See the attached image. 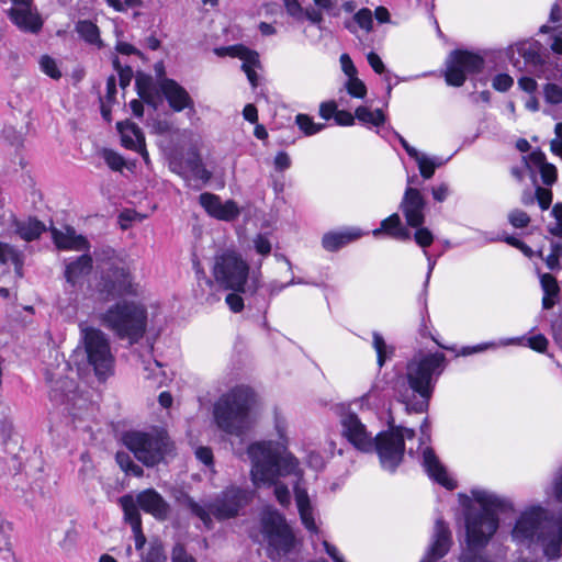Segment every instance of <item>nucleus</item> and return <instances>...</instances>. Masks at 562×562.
I'll list each match as a JSON object with an SVG mask.
<instances>
[{"label": "nucleus", "mask_w": 562, "mask_h": 562, "mask_svg": "<svg viewBox=\"0 0 562 562\" xmlns=\"http://www.w3.org/2000/svg\"><path fill=\"white\" fill-rule=\"evenodd\" d=\"M116 462L119 463L120 468L128 475L140 477L144 474L143 468L136 464L125 452L116 453Z\"/></svg>", "instance_id": "43"}, {"label": "nucleus", "mask_w": 562, "mask_h": 562, "mask_svg": "<svg viewBox=\"0 0 562 562\" xmlns=\"http://www.w3.org/2000/svg\"><path fill=\"white\" fill-rule=\"evenodd\" d=\"M251 461V480L255 485L274 484V495L282 506L290 504V491L284 484H277L280 476L295 475L299 479L302 472L299 461L292 454H282L279 445L269 442H255L247 449Z\"/></svg>", "instance_id": "3"}, {"label": "nucleus", "mask_w": 562, "mask_h": 562, "mask_svg": "<svg viewBox=\"0 0 562 562\" xmlns=\"http://www.w3.org/2000/svg\"><path fill=\"white\" fill-rule=\"evenodd\" d=\"M81 341L89 366L93 368L99 380H104L113 373L114 357L105 334L93 327L81 329Z\"/></svg>", "instance_id": "12"}, {"label": "nucleus", "mask_w": 562, "mask_h": 562, "mask_svg": "<svg viewBox=\"0 0 562 562\" xmlns=\"http://www.w3.org/2000/svg\"><path fill=\"white\" fill-rule=\"evenodd\" d=\"M124 446L145 467L151 468L173 453L175 445L165 431L131 430L123 435Z\"/></svg>", "instance_id": "10"}, {"label": "nucleus", "mask_w": 562, "mask_h": 562, "mask_svg": "<svg viewBox=\"0 0 562 562\" xmlns=\"http://www.w3.org/2000/svg\"><path fill=\"white\" fill-rule=\"evenodd\" d=\"M12 263L16 268L22 265L20 252L11 245L0 241V263Z\"/></svg>", "instance_id": "46"}, {"label": "nucleus", "mask_w": 562, "mask_h": 562, "mask_svg": "<svg viewBox=\"0 0 562 562\" xmlns=\"http://www.w3.org/2000/svg\"><path fill=\"white\" fill-rule=\"evenodd\" d=\"M249 502V494L246 490L237 486H228L222 491L206 506L196 503L192 497L186 496L183 504L202 520L206 528H212L211 515L218 520L229 519L238 515L239 510Z\"/></svg>", "instance_id": "9"}, {"label": "nucleus", "mask_w": 562, "mask_h": 562, "mask_svg": "<svg viewBox=\"0 0 562 562\" xmlns=\"http://www.w3.org/2000/svg\"><path fill=\"white\" fill-rule=\"evenodd\" d=\"M255 392L246 385H237L223 394L214 405L217 427L233 436H243L250 427V411Z\"/></svg>", "instance_id": "7"}, {"label": "nucleus", "mask_w": 562, "mask_h": 562, "mask_svg": "<svg viewBox=\"0 0 562 562\" xmlns=\"http://www.w3.org/2000/svg\"><path fill=\"white\" fill-rule=\"evenodd\" d=\"M372 446L371 452L378 454L381 468L390 473H395L405 454L403 436L389 427L387 430L380 431L374 436Z\"/></svg>", "instance_id": "13"}, {"label": "nucleus", "mask_w": 562, "mask_h": 562, "mask_svg": "<svg viewBox=\"0 0 562 562\" xmlns=\"http://www.w3.org/2000/svg\"><path fill=\"white\" fill-rule=\"evenodd\" d=\"M423 252H424V255H425V257L427 259V263H428L427 266L428 267H427V273H426L425 282L423 284V291H422V293L418 296V301L423 305L425 312H427L428 286H429L431 273H432V271L435 269L437 260L430 256L428 250H424Z\"/></svg>", "instance_id": "45"}, {"label": "nucleus", "mask_w": 562, "mask_h": 562, "mask_svg": "<svg viewBox=\"0 0 562 562\" xmlns=\"http://www.w3.org/2000/svg\"><path fill=\"white\" fill-rule=\"evenodd\" d=\"M52 238L58 249L63 250H83L89 247L87 239L82 235H77L74 227L66 226L65 231L52 228Z\"/></svg>", "instance_id": "26"}, {"label": "nucleus", "mask_w": 562, "mask_h": 562, "mask_svg": "<svg viewBox=\"0 0 562 562\" xmlns=\"http://www.w3.org/2000/svg\"><path fill=\"white\" fill-rule=\"evenodd\" d=\"M484 58L465 49L452 50L446 60L445 80L448 86L461 87L468 75L479 74L484 68Z\"/></svg>", "instance_id": "14"}, {"label": "nucleus", "mask_w": 562, "mask_h": 562, "mask_svg": "<svg viewBox=\"0 0 562 562\" xmlns=\"http://www.w3.org/2000/svg\"><path fill=\"white\" fill-rule=\"evenodd\" d=\"M103 158L106 165L114 171H121L125 166V161L122 156L112 149H104Z\"/></svg>", "instance_id": "56"}, {"label": "nucleus", "mask_w": 562, "mask_h": 562, "mask_svg": "<svg viewBox=\"0 0 562 562\" xmlns=\"http://www.w3.org/2000/svg\"><path fill=\"white\" fill-rule=\"evenodd\" d=\"M295 501L302 524L310 531H316V525L313 518V510L305 488L300 487L299 483L294 486Z\"/></svg>", "instance_id": "31"}, {"label": "nucleus", "mask_w": 562, "mask_h": 562, "mask_svg": "<svg viewBox=\"0 0 562 562\" xmlns=\"http://www.w3.org/2000/svg\"><path fill=\"white\" fill-rule=\"evenodd\" d=\"M413 159L417 162L420 176L424 179H430L434 176L436 170L434 168V165L429 162L428 155L419 151L417 157H414Z\"/></svg>", "instance_id": "54"}, {"label": "nucleus", "mask_w": 562, "mask_h": 562, "mask_svg": "<svg viewBox=\"0 0 562 562\" xmlns=\"http://www.w3.org/2000/svg\"><path fill=\"white\" fill-rule=\"evenodd\" d=\"M517 52L525 60V65L533 72L544 71L548 55L542 52V45L538 41L520 43Z\"/></svg>", "instance_id": "24"}, {"label": "nucleus", "mask_w": 562, "mask_h": 562, "mask_svg": "<svg viewBox=\"0 0 562 562\" xmlns=\"http://www.w3.org/2000/svg\"><path fill=\"white\" fill-rule=\"evenodd\" d=\"M220 213V221L231 222L239 216L240 211L235 201L228 200L222 204Z\"/></svg>", "instance_id": "53"}, {"label": "nucleus", "mask_w": 562, "mask_h": 562, "mask_svg": "<svg viewBox=\"0 0 562 562\" xmlns=\"http://www.w3.org/2000/svg\"><path fill=\"white\" fill-rule=\"evenodd\" d=\"M119 504L124 514V521L128 524L132 529H138V527L142 526V517L136 497L132 494H125L119 498Z\"/></svg>", "instance_id": "32"}, {"label": "nucleus", "mask_w": 562, "mask_h": 562, "mask_svg": "<svg viewBox=\"0 0 562 562\" xmlns=\"http://www.w3.org/2000/svg\"><path fill=\"white\" fill-rule=\"evenodd\" d=\"M355 116L363 124H370L373 126H381L384 124L386 117L382 110L376 109L371 111L369 108L360 105L355 111Z\"/></svg>", "instance_id": "37"}, {"label": "nucleus", "mask_w": 562, "mask_h": 562, "mask_svg": "<svg viewBox=\"0 0 562 562\" xmlns=\"http://www.w3.org/2000/svg\"><path fill=\"white\" fill-rule=\"evenodd\" d=\"M446 368L442 352L414 356L406 364L405 373L396 378L393 390L407 413H425L429 407L436 383Z\"/></svg>", "instance_id": "1"}, {"label": "nucleus", "mask_w": 562, "mask_h": 562, "mask_svg": "<svg viewBox=\"0 0 562 562\" xmlns=\"http://www.w3.org/2000/svg\"><path fill=\"white\" fill-rule=\"evenodd\" d=\"M527 346L535 351L544 352L548 347V339L544 335L538 334L527 339Z\"/></svg>", "instance_id": "63"}, {"label": "nucleus", "mask_w": 562, "mask_h": 562, "mask_svg": "<svg viewBox=\"0 0 562 562\" xmlns=\"http://www.w3.org/2000/svg\"><path fill=\"white\" fill-rule=\"evenodd\" d=\"M541 180L546 186H552L558 179V170L554 165L547 162L539 168Z\"/></svg>", "instance_id": "58"}, {"label": "nucleus", "mask_w": 562, "mask_h": 562, "mask_svg": "<svg viewBox=\"0 0 562 562\" xmlns=\"http://www.w3.org/2000/svg\"><path fill=\"white\" fill-rule=\"evenodd\" d=\"M514 85L513 78L507 74H498L493 78L492 86L499 92L508 91Z\"/></svg>", "instance_id": "59"}, {"label": "nucleus", "mask_w": 562, "mask_h": 562, "mask_svg": "<svg viewBox=\"0 0 562 562\" xmlns=\"http://www.w3.org/2000/svg\"><path fill=\"white\" fill-rule=\"evenodd\" d=\"M341 436L358 451L371 453L374 436L367 429L358 415L349 407L342 406L339 412Z\"/></svg>", "instance_id": "15"}, {"label": "nucleus", "mask_w": 562, "mask_h": 562, "mask_svg": "<svg viewBox=\"0 0 562 562\" xmlns=\"http://www.w3.org/2000/svg\"><path fill=\"white\" fill-rule=\"evenodd\" d=\"M40 68L45 75H47L52 79L58 80L61 78V71L57 65V61L49 55L41 56Z\"/></svg>", "instance_id": "48"}, {"label": "nucleus", "mask_w": 562, "mask_h": 562, "mask_svg": "<svg viewBox=\"0 0 562 562\" xmlns=\"http://www.w3.org/2000/svg\"><path fill=\"white\" fill-rule=\"evenodd\" d=\"M98 293L100 297L105 301L135 294L132 276L128 269L111 266L100 278Z\"/></svg>", "instance_id": "16"}, {"label": "nucleus", "mask_w": 562, "mask_h": 562, "mask_svg": "<svg viewBox=\"0 0 562 562\" xmlns=\"http://www.w3.org/2000/svg\"><path fill=\"white\" fill-rule=\"evenodd\" d=\"M537 536L548 560L560 558L562 548V513L548 516L541 506L524 510L512 530V538L517 543H530Z\"/></svg>", "instance_id": "4"}, {"label": "nucleus", "mask_w": 562, "mask_h": 562, "mask_svg": "<svg viewBox=\"0 0 562 562\" xmlns=\"http://www.w3.org/2000/svg\"><path fill=\"white\" fill-rule=\"evenodd\" d=\"M362 236L359 228H348L341 232L326 233L322 238V246L327 251H337L346 245L357 240Z\"/></svg>", "instance_id": "29"}, {"label": "nucleus", "mask_w": 562, "mask_h": 562, "mask_svg": "<svg viewBox=\"0 0 562 562\" xmlns=\"http://www.w3.org/2000/svg\"><path fill=\"white\" fill-rule=\"evenodd\" d=\"M199 202L209 215L216 220H220V210L223 202L218 195L210 192H204L200 194Z\"/></svg>", "instance_id": "40"}, {"label": "nucleus", "mask_w": 562, "mask_h": 562, "mask_svg": "<svg viewBox=\"0 0 562 562\" xmlns=\"http://www.w3.org/2000/svg\"><path fill=\"white\" fill-rule=\"evenodd\" d=\"M345 88L352 98L363 99L367 95V87L358 76L349 77Z\"/></svg>", "instance_id": "49"}, {"label": "nucleus", "mask_w": 562, "mask_h": 562, "mask_svg": "<svg viewBox=\"0 0 562 562\" xmlns=\"http://www.w3.org/2000/svg\"><path fill=\"white\" fill-rule=\"evenodd\" d=\"M140 562H167V555L160 541H151L140 554Z\"/></svg>", "instance_id": "41"}, {"label": "nucleus", "mask_w": 562, "mask_h": 562, "mask_svg": "<svg viewBox=\"0 0 562 562\" xmlns=\"http://www.w3.org/2000/svg\"><path fill=\"white\" fill-rule=\"evenodd\" d=\"M446 368L442 352L414 356L406 364L405 373L396 378L393 390L407 413H425L429 407L436 383Z\"/></svg>", "instance_id": "2"}, {"label": "nucleus", "mask_w": 562, "mask_h": 562, "mask_svg": "<svg viewBox=\"0 0 562 562\" xmlns=\"http://www.w3.org/2000/svg\"><path fill=\"white\" fill-rule=\"evenodd\" d=\"M184 167L192 173V176L206 183L212 173L204 167L201 156L196 150H191L188 153L187 158L184 160Z\"/></svg>", "instance_id": "35"}, {"label": "nucleus", "mask_w": 562, "mask_h": 562, "mask_svg": "<svg viewBox=\"0 0 562 562\" xmlns=\"http://www.w3.org/2000/svg\"><path fill=\"white\" fill-rule=\"evenodd\" d=\"M260 532L266 542V555L273 562H300L301 541L277 510H265L260 516Z\"/></svg>", "instance_id": "6"}, {"label": "nucleus", "mask_w": 562, "mask_h": 562, "mask_svg": "<svg viewBox=\"0 0 562 562\" xmlns=\"http://www.w3.org/2000/svg\"><path fill=\"white\" fill-rule=\"evenodd\" d=\"M367 60H368L370 67L373 69V71L375 74H378V75H385L386 71H389L385 68L384 63L382 61V59L380 58V56L376 53L370 52L367 55Z\"/></svg>", "instance_id": "64"}, {"label": "nucleus", "mask_w": 562, "mask_h": 562, "mask_svg": "<svg viewBox=\"0 0 562 562\" xmlns=\"http://www.w3.org/2000/svg\"><path fill=\"white\" fill-rule=\"evenodd\" d=\"M194 454L205 467L211 468L214 465L213 451L210 447L200 446L195 449Z\"/></svg>", "instance_id": "61"}, {"label": "nucleus", "mask_w": 562, "mask_h": 562, "mask_svg": "<svg viewBox=\"0 0 562 562\" xmlns=\"http://www.w3.org/2000/svg\"><path fill=\"white\" fill-rule=\"evenodd\" d=\"M552 191L549 189H544L541 187L536 188V200L542 211H546L550 207L552 203Z\"/></svg>", "instance_id": "60"}, {"label": "nucleus", "mask_w": 562, "mask_h": 562, "mask_svg": "<svg viewBox=\"0 0 562 562\" xmlns=\"http://www.w3.org/2000/svg\"><path fill=\"white\" fill-rule=\"evenodd\" d=\"M416 231L414 233V240L415 243L423 248L424 250H427V247H429L434 243V234L427 228V227H415Z\"/></svg>", "instance_id": "51"}, {"label": "nucleus", "mask_w": 562, "mask_h": 562, "mask_svg": "<svg viewBox=\"0 0 562 562\" xmlns=\"http://www.w3.org/2000/svg\"><path fill=\"white\" fill-rule=\"evenodd\" d=\"M249 267L236 252L226 251L216 258L214 277L225 289L254 296L260 289L258 277L247 283Z\"/></svg>", "instance_id": "11"}, {"label": "nucleus", "mask_w": 562, "mask_h": 562, "mask_svg": "<svg viewBox=\"0 0 562 562\" xmlns=\"http://www.w3.org/2000/svg\"><path fill=\"white\" fill-rule=\"evenodd\" d=\"M76 32L89 44L100 43V31L97 24L89 20L79 21L76 24Z\"/></svg>", "instance_id": "38"}, {"label": "nucleus", "mask_w": 562, "mask_h": 562, "mask_svg": "<svg viewBox=\"0 0 562 562\" xmlns=\"http://www.w3.org/2000/svg\"><path fill=\"white\" fill-rule=\"evenodd\" d=\"M113 67L119 74L120 86L122 88L127 87L131 83L133 77V70L130 66H122L119 58L113 59Z\"/></svg>", "instance_id": "55"}, {"label": "nucleus", "mask_w": 562, "mask_h": 562, "mask_svg": "<svg viewBox=\"0 0 562 562\" xmlns=\"http://www.w3.org/2000/svg\"><path fill=\"white\" fill-rule=\"evenodd\" d=\"M372 347L376 352V363L380 369L387 360H391L394 357L395 348L387 345L379 331L372 333Z\"/></svg>", "instance_id": "36"}, {"label": "nucleus", "mask_w": 562, "mask_h": 562, "mask_svg": "<svg viewBox=\"0 0 562 562\" xmlns=\"http://www.w3.org/2000/svg\"><path fill=\"white\" fill-rule=\"evenodd\" d=\"M508 222L515 228H525L530 223V216L522 210L514 209L508 213Z\"/></svg>", "instance_id": "50"}, {"label": "nucleus", "mask_w": 562, "mask_h": 562, "mask_svg": "<svg viewBox=\"0 0 562 562\" xmlns=\"http://www.w3.org/2000/svg\"><path fill=\"white\" fill-rule=\"evenodd\" d=\"M147 321L146 306L126 300L114 303L101 315L102 325L130 345L137 344L144 337Z\"/></svg>", "instance_id": "8"}, {"label": "nucleus", "mask_w": 562, "mask_h": 562, "mask_svg": "<svg viewBox=\"0 0 562 562\" xmlns=\"http://www.w3.org/2000/svg\"><path fill=\"white\" fill-rule=\"evenodd\" d=\"M452 536L449 526L439 517L436 519L431 542L419 562H436L450 550Z\"/></svg>", "instance_id": "19"}, {"label": "nucleus", "mask_w": 562, "mask_h": 562, "mask_svg": "<svg viewBox=\"0 0 562 562\" xmlns=\"http://www.w3.org/2000/svg\"><path fill=\"white\" fill-rule=\"evenodd\" d=\"M136 89L139 98L150 104L153 99V85L149 76L138 75L136 77Z\"/></svg>", "instance_id": "47"}, {"label": "nucleus", "mask_w": 562, "mask_h": 562, "mask_svg": "<svg viewBox=\"0 0 562 562\" xmlns=\"http://www.w3.org/2000/svg\"><path fill=\"white\" fill-rule=\"evenodd\" d=\"M136 501L142 510L150 514L157 520L164 521L169 517L170 505L154 488H147L136 495Z\"/></svg>", "instance_id": "21"}, {"label": "nucleus", "mask_w": 562, "mask_h": 562, "mask_svg": "<svg viewBox=\"0 0 562 562\" xmlns=\"http://www.w3.org/2000/svg\"><path fill=\"white\" fill-rule=\"evenodd\" d=\"M543 98L547 104L559 112L555 114L551 110H544V113L551 115L554 120L562 117V86L553 82L546 83L543 86Z\"/></svg>", "instance_id": "33"}, {"label": "nucleus", "mask_w": 562, "mask_h": 562, "mask_svg": "<svg viewBox=\"0 0 562 562\" xmlns=\"http://www.w3.org/2000/svg\"><path fill=\"white\" fill-rule=\"evenodd\" d=\"M11 524L0 516V551H11Z\"/></svg>", "instance_id": "52"}, {"label": "nucleus", "mask_w": 562, "mask_h": 562, "mask_svg": "<svg viewBox=\"0 0 562 562\" xmlns=\"http://www.w3.org/2000/svg\"><path fill=\"white\" fill-rule=\"evenodd\" d=\"M93 260L90 255L83 254L68 262L65 269V278L72 286L77 285L85 277L90 274Z\"/></svg>", "instance_id": "28"}, {"label": "nucleus", "mask_w": 562, "mask_h": 562, "mask_svg": "<svg viewBox=\"0 0 562 562\" xmlns=\"http://www.w3.org/2000/svg\"><path fill=\"white\" fill-rule=\"evenodd\" d=\"M471 494L481 508H469L465 512L467 541L471 549H482L498 529V513L506 512L512 504L485 490H472Z\"/></svg>", "instance_id": "5"}, {"label": "nucleus", "mask_w": 562, "mask_h": 562, "mask_svg": "<svg viewBox=\"0 0 562 562\" xmlns=\"http://www.w3.org/2000/svg\"><path fill=\"white\" fill-rule=\"evenodd\" d=\"M356 23L367 32H370L373 26L372 12L370 9H360L353 16Z\"/></svg>", "instance_id": "57"}, {"label": "nucleus", "mask_w": 562, "mask_h": 562, "mask_svg": "<svg viewBox=\"0 0 562 562\" xmlns=\"http://www.w3.org/2000/svg\"><path fill=\"white\" fill-rule=\"evenodd\" d=\"M199 202L209 215L216 220H220V210L223 202L218 195L210 192H204L200 194Z\"/></svg>", "instance_id": "39"}, {"label": "nucleus", "mask_w": 562, "mask_h": 562, "mask_svg": "<svg viewBox=\"0 0 562 562\" xmlns=\"http://www.w3.org/2000/svg\"><path fill=\"white\" fill-rule=\"evenodd\" d=\"M295 123L306 136L314 135L325 127L324 123H315L307 114H297Z\"/></svg>", "instance_id": "44"}, {"label": "nucleus", "mask_w": 562, "mask_h": 562, "mask_svg": "<svg viewBox=\"0 0 562 562\" xmlns=\"http://www.w3.org/2000/svg\"><path fill=\"white\" fill-rule=\"evenodd\" d=\"M426 201L417 188L407 187L404 191L400 210L407 226L419 227L425 223Z\"/></svg>", "instance_id": "18"}, {"label": "nucleus", "mask_w": 562, "mask_h": 562, "mask_svg": "<svg viewBox=\"0 0 562 562\" xmlns=\"http://www.w3.org/2000/svg\"><path fill=\"white\" fill-rule=\"evenodd\" d=\"M423 465L425 471L436 483L448 490H454L457 483L448 476L446 468L440 463L434 450L427 447L423 452Z\"/></svg>", "instance_id": "23"}, {"label": "nucleus", "mask_w": 562, "mask_h": 562, "mask_svg": "<svg viewBox=\"0 0 562 562\" xmlns=\"http://www.w3.org/2000/svg\"><path fill=\"white\" fill-rule=\"evenodd\" d=\"M214 53L220 57L231 56L238 57L243 60L241 69L246 74L248 81L252 88L258 86V75L255 70L260 65L257 52L247 48L244 45H231L214 48Z\"/></svg>", "instance_id": "17"}, {"label": "nucleus", "mask_w": 562, "mask_h": 562, "mask_svg": "<svg viewBox=\"0 0 562 562\" xmlns=\"http://www.w3.org/2000/svg\"><path fill=\"white\" fill-rule=\"evenodd\" d=\"M160 90L175 112L189 109L194 112V103L188 91L176 80L164 78L160 80Z\"/></svg>", "instance_id": "20"}, {"label": "nucleus", "mask_w": 562, "mask_h": 562, "mask_svg": "<svg viewBox=\"0 0 562 562\" xmlns=\"http://www.w3.org/2000/svg\"><path fill=\"white\" fill-rule=\"evenodd\" d=\"M116 128L121 134L122 145L127 149L139 153L147 164L149 157L145 147V136L140 127L131 121H124L117 122Z\"/></svg>", "instance_id": "22"}, {"label": "nucleus", "mask_w": 562, "mask_h": 562, "mask_svg": "<svg viewBox=\"0 0 562 562\" xmlns=\"http://www.w3.org/2000/svg\"><path fill=\"white\" fill-rule=\"evenodd\" d=\"M8 16L19 29L37 33L43 25L40 15L33 12L32 5L26 8H11L8 10Z\"/></svg>", "instance_id": "25"}, {"label": "nucleus", "mask_w": 562, "mask_h": 562, "mask_svg": "<svg viewBox=\"0 0 562 562\" xmlns=\"http://www.w3.org/2000/svg\"><path fill=\"white\" fill-rule=\"evenodd\" d=\"M144 370L146 371L145 379L153 381V384L160 387L167 380L165 371L161 370V363L157 360L148 362Z\"/></svg>", "instance_id": "42"}, {"label": "nucleus", "mask_w": 562, "mask_h": 562, "mask_svg": "<svg viewBox=\"0 0 562 562\" xmlns=\"http://www.w3.org/2000/svg\"><path fill=\"white\" fill-rule=\"evenodd\" d=\"M11 226L14 229V233L25 241L38 239L46 231L45 224L36 217L19 220L13 214L11 215Z\"/></svg>", "instance_id": "27"}, {"label": "nucleus", "mask_w": 562, "mask_h": 562, "mask_svg": "<svg viewBox=\"0 0 562 562\" xmlns=\"http://www.w3.org/2000/svg\"><path fill=\"white\" fill-rule=\"evenodd\" d=\"M382 233L391 236L394 239L406 241L411 239V232L405 227L400 218L397 213H393L389 217L384 218L381 222L379 228H375L372 234L374 237H378Z\"/></svg>", "instance_id": "30"}, {"label": "nucleus", "mask_w": 562, "mask_h": 562, "mask_svg": "<svg viewBox=\"0 0 562 562\" xmlns=\"http://www.w3.org/2000/svg\"><path fill=\"white\" fill-rule=\"evenodd\" d=\"M540 284L543 291L542 308L550 310L555 304L554 297L560 293L558 281L552 274L543 273L540 276Z\"/></svg>", "instance_id": "34"}, {"label": "nucleus", "mask_w": 562, "mask_h": 562, "mask_svg": "<svg viewBox=\"0 0 562 562\" xmlns=\"http://www.w3.org/2000/svg\"><path fill=\"white\" fill-rule=\"evenodd\" d=\"M171 562H196V560L188 554L182 544L177 543L172 549Z\"/></svg>", "instance_id": "62"}]
</instances>
